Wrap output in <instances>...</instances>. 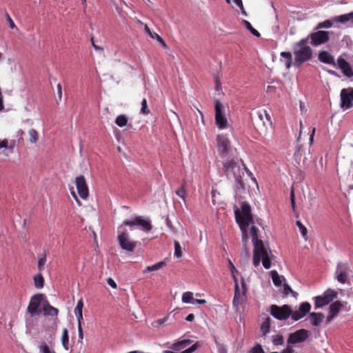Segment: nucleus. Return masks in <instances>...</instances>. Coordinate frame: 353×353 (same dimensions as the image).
<instances>
[{"instance_id": "1", "label": "nucleus", "mask_w": 353, "mask_h": 353, "mask_svg": "<svg viewBox=\"0 0 353 353\" xmlns=\"http://www.w3.org/2000/svg\"><path fill=\"white\" fill-rule=\"evenodd\" d=\"M223 170L228 178L233 177L235 179L236 188L239 190L244 189L242 177L245 170L249 175L251 172L245 166L243 161L236 157H228L222 162Z\"/></svg>"}, {"instance_id": "2", "label": "nucleus", "mask_w": 353, "mask_h": 353, "mask_svg": "<svg viewBox=\"0 0 353 353\" xmlns=\"http://www.w3.org/2000/svg\"><path fill=\"white\" fill-rule=\"evenodd\" d=\"M318 59L323 63L332 65L339 69L344 77L348 79L353 77L352 66L347 61L345 53L339 56L336 61H335L334 57L329 52L323 50L319 52Z\"/></svg>"}, {"instance_id": "3", "label": "nucleus", "mask_w": 353, "mask_h": 353, "mask_svg": "<svg viewBox=\"0 0 353 353\" xmlns=\"http://www.w3.org/2000/svg\"><path fill=\"white\" fill-rule=\"evenodd\" d=\"M234 215L242 233V241L246 246L248 241V228L253 221L250 205L246 202L242 203L241 209H235Z\"/></svg>"}, {"instance_id": "4", "label": "nucleus", "mask_w": 353, "mask_h": 353, "mask_svg": "<svg viewBox=\"0 0 353 353\" xmlns=\"http://www.w3.org/2000/svg\"><path fill=\"white\" fill-rule=\"evenodd\" d=\"M253 245V265L257 267L261 262L265 269H270L272 265L271 259L272 255L268 245H265L263 241H256Z\"/></svg>"}, {"instance_id": "5", "label": "nucleus", "mask_w": 353, "mask_h": 353, "mask_svg": "<svg viewBox=\"0 0 353 353\" xmlns=\"http://www.w3.org/2000/svg\"><path fill=\"white\" fill-rule=\"evenodd\" d=\"M307 43V39H302L295 45L294 48V63L297 66H300L312 58V50L306 45Z\"/></svg>"}, {"instance_id": "6", "label": "nucleus", "mask_w": 353, "mask_h": 353, "mask_svg": "<svg viewBox=\"0 0 353 353\" xmlns=\"http://www.w3.org/2000/svg\"><path fill=\"white\" fill-rule=\"evenodd\" d=\"M123 225L129 226L131 228V231L133 230L132 227L137 226L145 232H150L152 228L150 221L148 219H145L142 216H137L130 219L124 220L122 224L119 227V229H122Z\"/></svg>"}, {"instance_id": "7", "label": "nucleus", "mask_w": 353, "mask_h": 353, "mask_svg": "<svg viewBox=\"0 0 353 353\" xmlns=\"http://www.w3.org/2000/svg\"><path fill=\"white\" fill-rule=\"evenodd\" d=\"M316 31L310 33L305 39L307 41L310 40V44L313 46H319L326 43L330 40V32L316 30Z\"/></svg>"}, {"instance_id": "8", "label": "nucleus", "mask_w": 353, "mask_h": 353, "mask_svg": "<svg viewBox=\"0 0 353 353\" xmlns=\"http://www.w3.org/2000/svg\"><path fill=\"white\" fill-rule=\"evenodd\" d=\"M270 314L275 319L283 321L288 319L292 314V309L288 305L278 306L272 305L270 307Z\"/></svg>"}, {"instance_id": "9", "label": "nucleus", "mask_w": 353, "mask_h": 353, "mask_svg": "<svg viewBox=\"0 0 353 353\" xmlns=\"http://www.w3.org/2000/svg\"><path fill=\"white\" fill-rule=\"evenodd\" d=\"M215 123L219 129H225L228 127V120L224 114V106L219 99L215 100Z\"/></svg>"}, {"instance_id": "10", "label": "nucleus", "mask_w": 353, "mask_h": 353, "mask_svg": "<svg viewBox=\"0 0 353 353\" xmlns=\"http://www.w3.org/2000/svg\"><path fill=\"white\" fill-rule=\"evenodd\" d=\"M121 231L118 235V241L120 247L128 252H133L134 248L137 247V242L131 241L130 235L125 229Z\"/></svg>"}, {"instance_id": "11", "label": "nucleus", "mask_w": 353, "mask_h": 353, "mask_svg": "<svg viewBox=\"0 0 353 353\" xmlns=\"http://www.w3.org/2000/svg\"><path fill=\"white\" fill-rule=\"evenodd\" d=\"M340 107L343 110L350 109L353 106V88H343L340 93Z\"/></svg>"}, {"instance_id": "12", "label": "nucleus", "mask_w": 353, "mask_h": 353, "mask_svg": "<svg viewBox=\"0 0 353 353\" xmlns=\"http://www.w3.org/2000/svg\"><path fill=\"white\" fill-rule=\"evenodd\" d=\"M350 268L347 263H338L335 272V278L340 283H348Z\"/></svg>"}, {"instance_id": "13", "label": "nucleus", "mask_w": 353, "mask_h": 353, "mask_svg": "<svg viewBox=\"0 0 353 353\" xmlns=\"http://www.w3.org/2000/svg\"><path fill=\"white\" fill-rule=\"evenodd\" d=\"M337 293L334 290L328 289L321 295L314 298L315 308L323 307L331 303L336 297Z\"/></svg>"}, {"instance_id": "14", "label": "nucleus", "mask_w": 353, "mask_h": 353, "mask_svg": "<svg viewBox=\"0 0 353 353\" xmlns=\"http://www.w3.org/2000/svg\"><path fill=\"white\" fill-rule=\"evenodd\" d=\"M216 147L219 156L221 158H225L231 148L230 142L228 138L222 134H218L216 136Z\"/></svg>"}, {"instance_id": "15", "label": "nucleus", "mask_w": 353, "mask_h": 353, "mask_svg": "<svg viewBox=\"0 0 353 353\" xmlns=\"http://www.w3.org/2000/svg\"><path fill=\"white\" fill-rule=\"evenodd\" d=\"M44 297V295L42 294H37L31 297L30 301L27 307V311L31 316L39 314V308Z\"/></svg>"}, {"instance_id": "16", "label": "nucleus", "mask_w": 353, "mask_h": 353, "mask_svg": "<svg viewBox=\"0 0 353 353\" xmlns=\"http://www.w3.org/2000/svg\"><path fill=\"white\" fill-rule=\"evenodd\" d=\"M309 336V332L305 329L299 330L289 334L287 343L288 345H295L304 342Z\"/></svg>"}, {"instance_id": "17", "label": "nucleus", "mask_w": 353, "mask_h": 353, "mask_svg": "<svg viewBox=\"0 0 353 353\" xmlns=\"http://www.w3.org/2000/svg\"><path fill=\"white\" fill-rule=\"evenodd\" d=\"M75 183L79 196L82 199H86L89 195V190L85 177L83 175L77 176Z\"/></svg>"}, {"instance_id": "18", "label": "nucleus", "mask_w": 353, "mask_h": 353, "mask_svg": "<svg viewBox=\"0 0 353 353\" xmlns=\"http://www.w3.org/2000/svg\"><path fill=\"white\" fill-rule=\"evenodd\" d=\"M311 305L308 302H303L300 305L297 310L292 311L291 319L294 321H296L304 317L310 310Z\"/></svg>"}, {"instance_id": "19", "label": "nucleus", "mask_w": 353, "mask_h": 353, "mask_svg": "<svg viewBox=\"0 0 353 353\" xmlns=\"http://www.w3.org/2000/svg\"><path fill=\"white\" fill-rule=\"evenodd\" d=\"M245 294L241 293L239 283L236 282L234 284V296L232 301V305L236 312L239 311L240 307L245 300Z\"/></svg>"}, {"instance_id": "20", "label": "nucleus", "mask_w": 353, "mask_h": 353, "mask_svg": "<svg viewBox=\"0 0 353 353\" xmlns=\"http://www.w3.org/2000/svg\"><path fill=\"white\" fill-rule=\"evenodd\" d=\"M343 307V303L339 301H336L330 305L328 315L325 321V323L327 325L330 324L332 321L338 315Z\"/></svg>"}, {"instance_id": "21", "label": "nucleus", "mask_w": 353, "mask_h": 353, "mask_svg": "<svg viewBox=\"0 0 353 353\" xmlns=\"http://www.w3.org/2000/svg\"><path fill=\"white\" fill-rule=\"evenodd\" d=\"M336 19H336V17H332L330 19H327V20H325L324 21L320 22L316 25L315 30H321V29H328V28H332L334 24L340 23V22L338 21Z\"/></svg>"}, {"instance_id": "22", "label": "nucleus", "mask_w": 353, "mask_h": 353, "mask_svg": "<svg viewBox=\"0 0 353 353\" xmlns=\"http://www.w3.org/2000/svg\"><path fill=\"white\" fill-rule=\"evenodd\" d=\"M309 318L313 326L318 327L325 319L323 314L321 312H311L309 314Z\"/></svg>"}, {"instance_id": "23", "label": "nucleus", "mask_w": 353, "mask_h": 353, "mask_svg": "<svg viewBox=\"0 0 353 353\" xmlns=\"http://www.w3.org/2000/svg\"><path fill=\"white\" fill-rule=\"evenodd\" d=\"M43 311L45 316H57L59 312V310L50 305L48 301L43 305Z\"/></svg>"}, {"instance_id": "24", "label": "nucleus", "mask_w": 353, "mask_h": 353, "mask_svg": "<svg viewBox=\"0 0 353 353\" xmlns=\"http://www.w3.org/2000/svg\"><path fill=\"white\" fill-rule=\"evenodd\" d=\"M83 299H81L78 301L77 305L74 308V314L77 316L78 323H81L83 321Z\"/></svg>"}, {"instance_id": "25", "label": "nucleus", "mask_w": 353, "mask_h": 353, "mask_svg": "<svg viewBox=\"0 0 353 353\" xmlns=\"http://www.w3.org/2000/svg\"><path fill=\"white\" fill-rule=\"evenodd\" d=\"M191 341L189 339H183L179 341H177L172 344L171 348L174 351H179L183 348H185L188 345H189L191 343Z\"/></svg>"}, {"instance_id": "26", "label": "nucleus", "mask_w": 353, "mask_h": 353, "mask_svg": "<svg viewBox=\"0 0 353 353\" xmlns=\"http://www.w3.org/2000/svg\"><path fill=\"white\" fill-rule=\"evenodd\" d=\"M270 275H271L273 283L276 286H281L282 283L283 281H285L284 276L279 275L276 270L271 271Z\"/></svg>"}, {"instance_id": "27", "label": "nucleus", "mask_w": 353, "mask_h": 353, "mask_svg": "<svg viewBox=\"0 0 353 353\" xmlns=\"http://www.w3.org/2000/svg\"><path fill=\"white\" fill-rule=\"evenodd\" d=\"M336 20L341 24H345L349 21L353 23V12L336 16Z\"/></svg>"}, {"instance_id": "28", "label": "nucleus", "mask_w": 353, "mask_h": 353, "mask_svg": "<svg viewBox=\"0 0 353 353\" xmlns=\"http://www.w3.org/2000/svg\"><path fill=\"white\" fill-rule=\"evenodd\" d=\"M16 145L14 140L0 139V149H9L12 151Z\"/></svg>"}, {"instance_id": "29", "label": "nucleus", "mask_w": 353, "mask_h": 353, "mask_svg": "<svg viewBox=\"0 0 353 353\" xmlns=\"http://www.w3.org/2000/svg\"><path fill=\"white\" fill-rule=\"evenodd\" d=\"M270 321L271 319L270 317H267L261 325V331L264 336L270 332Z\"/></svg>"}, {"instance_id": "30", "label": "nucleus", "mask_w": 353, "mask_h": 353, "mask_svg": "<svg viewBox=\"0 0 353 353\" xmlns=\"http://www.w3.org/2000/svg\"><path fill=\"white\" fill-rule=\"evenodd\" d=\"M39 350L40 353H56L45 341H42L39 343Z\"/></svg>"}, {"instance_id": "31", "label": "nucleus", "mask_w": 353, "mask_h": 353, "mask_svg": "<svg viewBox=\"0 0 353 353\" xmlns=\"http://www.w3.org/2000/svg\"><path fill=\"white\" fill-rule=\"evenodd\" d=\"M61 343L65 350H69L68 343H69V336L67 328L63 329V334L61 336Z\"/></svg>"}, {"instance_id": "32", "label": "nucleus", "mask_w": 353, "mask_h": 353, "mask_svg": "<svg viewBox=\"0 0 353 353\" xmlns=\"http://www.w3.org/2000/svg\"><path fill=\"white\" fill-rule=\"evenodd\" d=\"M34 283L37 289H41L43 287L44 279L41 274H37L34 276Z\"/></svg>"}, {"instance_id": "33", "label": "nucleus", "mask_w": 353, "mask_h": 353, "mask_svg": "<svg viewBox=\"0 0 353 353\" xmlns=\"http://www.w3.org/2000/svg\"><path fill=\"white\" fill-rule=\"evenodd\" d=\"M281 292L283 294L284 296H287L289 293H290L294 297H296L298 296V293L294 291L287 283H284L283 285Z\"/></svg>"}, {"instance_id": "34", "label": "nucleus", "mask_w": 353, "mask_h": 353, "mask_svg": "<svg viewBox=\"0 0 353 353\" xmlns=\"http://www.w3.org/2000/svg\"><path fill=\"white\" fill-rule=\"evenodd\" d=\"M165 265L166 263L164 261H160L152 265L146 267V268L143 270V272H145L147 271H157L161 269V268L165 266Z\"/></svg>"}, {"instance_id": "35", "label": "nucleus", "mask_w": 353, "mask_h": 353, "mask_svg": "<svg viewBox=\"0 0 353 353\" xmlns=\"http://www.w3.org/2000/svg\"><path fill=\"white\" fill-rule=\"evenodd\" d=\"M128 121V119L125 115L121 114L116 118L115 123L118 126L122 128L127 125Z\"/></svg>"}, {"instance_id": "36", "label": "nucleus", "mask_w": 353, "mask_h": 353, "mask_svg": "<svg viewBox=\"0 0 353 353\" xmlns=\"http://www.w3.org/2000/svg\"><path fill=\"white\" fill-rule=\"evenodd\" d=\"M281 57L285 61V66L287 68H290L292 65V54L290 52H282Z\"/></svg>"}, {"instance_id": "37", "label": "nucleus", "mask_w": 353, "mask_h": 353, "mask_svg": "<svg viewBox=\"0 0 353 353\" xmlns=\"http://www.w3.org/2000/svg\"><path fill=\"white\" fill-rule=\"evenodd\" d=\"M193 293L192 292H185L182 295V301L185 303L194 302Z\"/></svg>"}, {"instance_id": "38", "label": "nucleus", "mask_w": 353, "mask_h": 353, "mask_svg": "<svg viewBox=\"0 0 353 353\" xmlns=\"http://www.w3.org/2000/svg\"><path fill=\"white\" fill-rule=\"evenodd\" d=\"M243 23L253 35L256 36V37H259L261 36L260 33L252 27L249 21L243 20Z\"/></svg>"}, {"instance_id": "39", "label": "nucleus", "mask_w": 353, "mask_h": 353, "mask_svg": "<svg viewBox=\"0 0 353 353\" xmlns=\"http://www.w3.org/2000/svg\"><path fill=\"white\" fill-rule=\"evenodd\" d=\"M258 232L259 230L255 226L252 225L250 228V235L252 236V240L253 244L256 243V241H262L258 239Z\"/></svg>"}, {"instance_id": "40", "label": "nucleus", "mask_w": 353, "mask_h": 353, "mask_svg": "<svg viewBox=\"0 0 353 353\" xmlns=\"http://www.w3.org/2000/svg\"><path fill=\"white\" fill-rule=\"evenodd\" d=\"M284 342L283 336L280 334H276L272 336V343L275 345H283Z\"/></svg>"}, {"instance_id": "41", "label": "nucleus", "mask_w": 353, "mask_h": 353, "mask_svg": "<svg viewBox=\"0 0 353 353\" xmlns=\"http://www.w3.org/2000/svg\"><path fill=\"white\" fill-rule=\"evenodd\" d=\"M140 112L144 115H148L150 114V111L148 108V103L146 99H143L141 102V108Z\"/></svg>"}, {"instance_id": "42", "label": "nucleus", "mask_w": 353, "mask_h": 353, "mask_svg": "<svg viewBox=\"0 0 353 353\" xmlns=\"http://www.w3.org/2000/svg\"><path fill=\"white\" fill-rule=\"evenodd\" d=\"M151 38H152L153 39H156V41H157L163 48L167 49L168 48V45L165 43L163 38L161 36H159L157 33L154 32L152 35Z\"/></svg>"}, {"instance_id": "43", "label": "nucleus", "mask_w": 353, "mask_h": 353, "mask_svg": "<svg viewBox=\"0 0 353 353\" xmlns=\"http://www.w3.org/2000/svg\"><path fill=\"white\" fill-rule=\"evenodd\" d=\"M29 135L30 137V142L32 143H36L38 141V132L34 129H31L29 130Z\"/></svg>"}, {"instance_id": "44", "label": "nucleus", "mask_w": 353, "mask_h": 353, "mask_svg": "<svg viewBox=\"0 0 353 353\" xmlns=\"http://www.w3.org/2000/svg\"><path fill=\"white\" fill-rule=\"evenodd\" d=\"M174 256L179 258L182 256L181 247L177 241H174Z\"/></svg>"}, {"instance_id": "45", "label": "nucleus", "mask_w": 353, "mask_h": 353, "mask_svg": "<svg viewBox=\"0 0 353 353\" xmlns=\"http://www.w3.org/2000/svg\"><path fill=\"white\" fill-rule=\"evenodd\" d=\"M228 263H229L230 270L231 271L232 276V279L234 280V283L235 284L236 282H238L237 278H236V276L235 275V272H237V270H236L235 266L234 265V264L232 263V262L230 260L228 261Z\"/></svg>"}, {"instance_id": "46", "label": "nucleus", "mask_w": 353, "mask_h": 353, "mask_svg": "<svg viewBox=\"0 0 353 353\" xmlns=\"http://www.w3.org/2000/svg\"><path fill=\"white\" fill-rule=\"evenodd\" d=\"M168 319V316H167L163 319L156 320L152 323V325L154 327L159 328L164 323L167 321Z\"/></svg>"}, {"instance_id": "47", "label": "nucleus", "mask_w": 353, "mask_h": 353, "mask_svg": "<svg viewBox=\"0 0 353 353\" xmlns=\"http://www.w3.org/2000/svg\"><path fill=\"white\" fill-rule=\"evenodd\" d=\"M5 16H6V20H7V21L8 23V26H9L10 28V29H17V30H18V28H17L14 22L13 21V20L10 17V14L8 12H6Z\"/></svg>"}, {"instance_id": "48", "label": "nucleus", "mask_w": 353, "mask_h": 353, "mask_svg": "<svg viewBox=\"0 0 353 353\" xmlns=\"http://www.w3.org/2000/svg\"><path fill=\"white\" fill-rule=\"evenodd\" d=\"M176 194L183 199L185 201V186L183 185L180 188L176 190Z\"/></svg>"}, {"instance_id": "49", "label": "nucleus", "mask_w": 353, "mask_h": 353, "mask_svg": "<svg viewBox=\"0 0 353 353\" xmlns=\"http://www.w3.org/2000/svg\"><path fill=\"white\" fill-rule=\"evenodd\" d=\"M233 1L241 10V14L244 16H247V13L243 8L242 0H233Z\"/></svg>"}, {"instance_id": "50", "label": "nucleus", "mask_w": 353, "mask_h": 353, "mask_svg": "<svg viewBox=\"0 0 353 353\" xmlns=\"http://www.w3.org/2000/svg\"><path fill=\"white\" fill-rule=\"evenodd\" d=\"M296 225L299 228V230L303 235V237H305L307 234V229L301 223L300 221H296Z\"/></svg>"}, {"instance_id": "51", "label": "nucleus", "mask_w": 353, "mask_h": 353, "mask_svg": "<svg viewBox=\"0 0 353 353\" xmlns=\"http://www.w3.org/2000/svg\"><path fill=\"white\" fill-rule=\"evenodd\" d=\"M250 353H264V351L260 345H256L252 348Z\"/></svg>"}, {"instance_id": "52", "label": "nucleus", "mask_w": 353, "mask_h": 353, "mask_svg": "<svg viewBox=\"0 0 353 353\" xmlns=\"http://www.w3.org/2000/svg\"><path fill=\"white\" fill-rule=\"evenodd\" d=\"M46 256H43L40 258L38 261V268L39 270H42L43 269V266L46 263Z\"/></svg>"}, {"instance_id": "53", "label": "nucleus", "mask_w": 353, "mask_h": 353, "mask_svg": "<svg viewBox=\"0 0 353 353\" xmlns=\"http://www.w3.org/2000/svg\"><path fill=\"white\" fill-rule=\"evenodd\" d=\"M290 201H291V205L293 210L295 208V196H294V191L292 188L290 192Z\"/></svg>"}, {"instance_id": "54", "label": "nucleus", "mask_w": 353, "mask_h": 353, "mask_svg": "<svg viewBox=\"0 0 353 353\" xmlns=\"http://www.w3.org/2000/svg\"><path fill=\"white\" fill-rule=\"evenodd\" d=\"M78 336L79 340H82L83 339V328L81 327V322L78 323Z\"/></svg>"}, {"instance_id": "55", "label": "nucleus", "mask_w": 353, "mask_h": 353, "mask_svg": "<svg viewBox=\"0 0 353 353\" xmlns=\"http://www.w3.org/2000/svg\"><path fill=\"white\" fill-rule=\"evenodd\" d=\"M241 293L246 294V293H247V285H246V283H245V280H244L243 278L241 279Z\"/></svg>"}, {"instance_id": "56", "label": "nucleus", "mask_w": 353, "mask_h": 353, "mask_svg": "<svg viewBox=\"0 0 353 353\" xmlns=\"http://www.w3.org/2000/svg\"><path fill=\"white\" fill-rule=\"evenodd\" d=\"M107 283L113 289H116L117 288V283L111 277L107 279Z\"/></svg>"}, {"instance_id": "57", "label": "nucleus", "mask_w": 353, "mask_h": 353, "mask_svg": "<svg viewBox=\"0 0 353 353\" xmlns=\"http://www.w3.org/2000/svg\"><path fill=\"white\" fill-rule=\"evenodd\" d=\"M57 93H58V97L59 100H61L62 98V87L60 83L57 85Z\"/></svg>"}, {"instance_id": "58", "label": "nucleus", "mask_w": 353, "mask_h": 353, "mask_svg": "<svg viewBox=\"0 0 353 353\" xmlns=\"http://www.w3.org/2000/svg\"><path fill=\"white\" fill-rule=\"evenodd\" d=\"M263 113H264V116H265L264 117L266 119L268 124L271 125L272 124V121H271L270 115L265 110H263Z\"/></svg>"}, {"instance_id": "59", "label": "nucleus", "mask_w": 353, "mask_h": 353, "mask_svg": "<svg viewBox=\"0 0 353 353\" xmlns=\"http://www.w3.org/2000/svg\"><path fill=\"white\" fill-rule=\"evenodd\" d=\"M257 114H258V117L259 118V119L263 121V123L264 124H265V122L264 121V113H263V111H259L257 112Z\"/></svg>"}, {"instance_id": "60", "label": "nucleus", "mask_w": 353, "mask_h": 353, "mask_svg": "<svg viewBox=\"0 0 353 353\" xmlns=\"http://www.w3.org/2000/svg\"><path fill=\"white\" fill-rule=\"evenodd\" d=\"M144 30L145 31L149 34V36L151 37L152 35L154 33V32H152L151 30L149 28L147 24H145L144 26Z\"/></svg>"}, {"instance_id": "61", "label": "nucleus", "mask_w": 353, "mask_h": 353, "mask_svg": "<svg viewBox=\"0 0 353 353\" xmlns=\"http://www.w3.org/2000/svg\"><path fill=\"white\" fill-rule=\"evenodd\" d=\"M92 46L96 50H103V48L96 45L94 42L93 38L91 39Z\"/></svg>"}, {"instance_id": "62", "label": "nucleus", "mask_w": 353, "mask_h": 353, "mask_svg": "<svg viewBox=\"0 0 353 353\" xmlns=\"http://www.w3.org/2000/svg\"><path fill=\"white\" fill-rule=\"evenodd\" d=\"M314 133H315V128H314L312 130V132H311V134H310V144H312V143H313Z\"/></svg>"}, {"instance_id": "63", "label": "nucleus", "mask_w": 353, "mask_h": 353, "mask_svg": "<svg viewBox=\"0 0 353 353\" xmlns=\"http://www.w3.org/2000/svg\"><path fill=\"white\" fill-rule=\"evenodd\" d=\"M194 319V315L193 314H188L186 318H185V320L187 321H190V322H192L193 321Z\"/></svg>"}, {"instance_id": "64", "label": "nucleus", "mask_w": 353, "mask_h": 353, "mask_svg": "<svg viewBox=\"0 0 353 353\" xmlns=\"http://www.w3.org/2000/svg\"><path fill=\"white\" fill-rule=\"evenodd\" d=\"M194 301L199 304H204L206 303V301L205 299H194Z\"/></svg>"}]
</instances>
